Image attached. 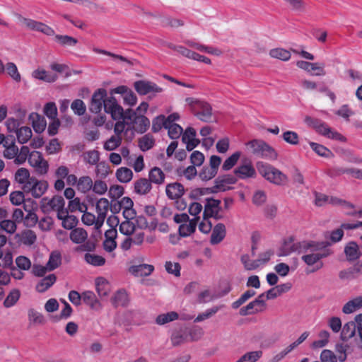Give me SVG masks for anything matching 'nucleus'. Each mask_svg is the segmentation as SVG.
Instances as JSON below:
<instances>
[{
	"label": "nucleus",
	"mask_w": 362,
	"mask_h": 362,
	"mask_svg": "<svg viewBox=\"0 0 362 362\" xmlns=\"http://www.w3.org/2000/svg\"><path fill=\"white\" fill-rule=\"evenodd\" d=\"M326 246L325 242H317L313 240H303L295 242L294 236H289L284 238L282 243L279 248L277 255L279 257H286L293 252L298 254L308 253V252H317Z\"/></svg>",
	"instance_id": "obj_1"
},
{
	"label": "nucleus",
	"mask_w": 362,
	"mask_h": 362,
	"mask_svg": "<svg viewBox=\"0 0 362 362\" xmlns=\"http://www.w3.org/2000/svg\"><path fill=\"white\" fill-rule=\"evenodd\" d=\"M18 19L30 30L40 32L47 36L54 35L55 41L63 47H73L78 42L77 39L71 36L66 35H55L53 28L42 22L23 17L21 15H18Z\"/></svg>",
	"instance_id": "obj_2"
},
{
	"label": "nucleus",
	"mask_w": 362,
	"mask_h": 362,
	"mask_svg": "<svg viewBox=\"0 0 362 362\" xmlns=\"http://www.w3.org/2000/svg\"><path fill=\"white\" fill-rule=\"evenodd\" d=\"M237 182V177L235 175H219L214 180V186L212 187L206 188H196L190 192L189 197L192 199H199V197L204 194H209L211 193H217L218 192H225L230 190L232 187H229V185H233Z\"/></svg>",
	"instance_id": "obj_3"
},
{
	"label": "nucleus",
	"mask_w": 362,
	"mask_h": 362,
	"mask_svg": "<svg viewBox=\"0 0 362 362\" xmlns=\"http://www.w3.org/2000/svg\"><path fill=\"white\" fill-rule=\"evenodd\" d=\"M256 166L259 173L270 183L283 186L286 185L288 181L286 174L269 163L258 161Z\"/></svg>",
	"instance_id": "obj_4"
},
{
	"label": "nucleus",
	"mask_w": 362,
	"mask_h": 362,
	"mask_svg": "<svg viewBox=\"0 0 362 362\" xmlns=\"http://www.w3.org/2000/svg\"><path fill=\"white\" fill-rule=\"evenodd\" d=\"M109 103L110 104L105 107L109 110L112 119H122L127 122V131L132 130L134 122L139 115L137 112L130 108L124 111L122 107L118 104L117 100H110Z\"/></svg>",
	"instance_id": "obj_5"
},
{
	"label": "nucleus",
	"mask_w": 362,
	"mask_h": 362,
	"mask_svg": "<svg viewBox=\"0 0 362 362\" xmlns=\"http://www.w3.org/2000/svg\"><path fill=\"white\" fill-rule=\"evenodd\" d=\"M185 102L194 115L199 120L204 122L213 121L212 107L209 103L192 97L187 98Z\"/></svg>",
	"instance_id": "obj_6"
},
{
	"label": "nucleus",
	"mask_w": 362,
	"mask_h": 362,
	"mask_svg": "<svg viewBox=\"0 0 362 362\" xmlns=\"http://www.w3.org/2000/svg\"><path fill=\"white\" fill-rule=\"evenodd\" d=\"M246 146L251 148V152L256 157L269 160L277 159L278 153L275 149L263 140L252 139L247 142Z\"/></svg>",
	"instance_id": "obj_7"
},
{
	"label": "nucleus",
	"mask_w": 362,
	"mask_h": 362,
	"mask_svg": "<svg viewBox=\"0 0 362 362\" xmlns=\"http://www.w3.org/2000/svg\"><path fill=\"white\" fill-rule=\"evenodd\" d=\"M116 100L115 97L110 96L107 98V91L105 88H99L94 92L92 95L90 104L89 106V110L92 113L98 114L100 112L102 108L104 107V110L106 113L110 114V111L105 106L110 105V100Z\"/></svg>",
	"instance_id": "obj_8"
},
{
	"label": "nucleus",
	"mask_w": 362,
	"mask_h": 362,
	"mask_svg": "<svg viewBox=\"0 0 362 362\" xmlns=\"http://www.w3.org/2000/svg\"><path fill=\"white\" fill-rule=\"evenodd\" d=\"M65 201L62 196H54L52 198L44 197L40 202V209L44 214H49L52 211H57V217L60 218L64 214L63 211Z\"/></svg>",
	"instance_id": "obj_9"
},
{
	"label": "nucleus",
	"mask_w": 362,
	"mask_h": 362,
	"mask_svg": "<svg viewBox=\"0 0 362 362\" xmlns=\"http://www.w3.org/2000/svg\"><path fill=\"white\" fill-rule=\"evenodd\" d=\"M48 186L46 180H39L32 177L30 182L25 186H22V189L25 193H30L35 198H40L46 192Z\"/></svg>",
	"instance_id": "obj_10"
},
{
	"label": "nucleus",
	"mask_w": 362,
	"mask_h": 362,
	"mask_svg": "<svg viewBox=\"0 0 362 362\" xmlns=\"http://www.w3.org/2000/svg\"><path fill=\"white\" fill-rule=\"evenodd\" d=\"M135 90L140 95H146L149 93L155 95L157 93L163 92V88L158 86L156 83L147 80H139L134 83Z\"/></svg>",
	"instance_id": "obj_11"
},
{
	"label": "nucleus",
	"mask_w": 362,
	"mask_h": 362,
	"mask_svg": "<svg viewBox=\"0 0 362 362\" xmlns=\"http://www.w3.org/2000/svg\"><path fill=\"white\" fill-rule=\"evenodd\" d=\"M234 175L237 177V180H247L250 178H255L257 172L251 163L242 164L234 170Z\"/></svg>",
	"instance_id": "obj_12"
},
{
	"label": "nucleus",
	"mask_w": 362,
	"mask_h": 362,
	"mask_svg": "<svg viewBox=\"0 0 362 362\" xmlns=\"http://www.w3.org/2000/svg\"><path fill=\"white\" fill-rule=\"evenodd\" d=\"M221 200L212 197L205 199V204L203 212V218L206 221L217 211L221 210Z\"/></svg>",
	"instance_id": "obj_13"
},
{
	"label": "nucleus",
	"mask_w": 362,
	"mask_h": 362,
	"mask_svg": "<svg viewBox=\"0 0 362 362\" xmlns=\"http://www.w3.org/2000/svg\"><path fill=\"white\" fill-rule=\"evenodd\" d=\"M165 193L169 199L174 200L182 197L185 194V187L178 182L169 183L165 187Z\"/></svg>",
	"instance_id": "obj_14"
},
{
	"label": "nucleus",
	"mask_w": 362,
	"mask_h": 362,
	"mask_svg": "<svg viewBox=\"0 0 362 362\" xmlns=\"http://www.w3.org/2000/svg\"><path fill=\"white\" fill-rule=\"evenodd\" d=\"M170 341L173 346L189 342L186 327H180L173 330L170 335Z\"/></svg>",
	"instance_id": "obj_15"
},
{
	"label": "nucleus",
	"mask_w": 362,
	"mask_h": 362,
	"mask_svg": "<svg viewBox=\"0 0 362 362\" xmlns=\"http://www.w3.org/2000/svg\"><path fill=\"white\" fill-rule=\"evenodd\" d=\"M344 253L349 262H354L362 256V252L358 244L354 241H350L344 247Z\"/></svg>",
	"instance_id": "obj_16"
},
{
	"label": "nucleus",
	"mask_w": 362,
	"mask_h": 362,
	"mask_svg": "<svg viewBox=\"0 0 362 362\" xmlns=\"http://www.w3.org/2000/svg\"><path fill=\"white\" fill-rule=\"evenodd\" d=\"M96 211L98 214L97 223L103 224L109 209V202L105 198L100 199L96 203Z\"/></svg>",
	"instance_id": "obj_17"
},
{
	"label": "nucleus",
	"mask_w": 362,
	"mask_h": 362,
	"mask_svg": "<svg viewBox=\"0 0 362 362\" xmlns=\"http://www.w3.org/2000/svg\"><path fill=\"white\" fill-rule=\"evenodd\" d=\"M226 235V226L223 223H219L213 228L210 242L212 245L221 243Z\"/></svg>",
	"instance_id": "obj_18"
},
{
	"label": "nucleus",
	"mask_w": 362,
	"mask_h": 362,
	"mask_svg": "<svg viewBox=\"0 0 362 362\" xmlns=\"http://www.w3.org/2000/svg\"><path fill=\"white\" fill-rule=\"evenodd\" d=\"M153 270V266L147 264L134 265L129 268V272L136 276H147L150 275Z\"/></svg>",
	"instance_id": "obj_19"
},
{
	"label": "nucleus",
	"mask_w": 362,
	"mask_h": 362,
	"mask_svg": "<svg viewBox=\"0 0 362 362\" xmlns=\"http://www.w3.org/2000/svg\"><path fill=\"white\" fill-rule=\"evenodd\" d=\"M82 300L93 310H98L101 308L100 303L97 299L96 296L93 291H86L83 292Z\"/></svg>",
	"instance_id": "obj_20"
},
{
	"label": "nucleus",
	"mask_w": 362,
	"mask_h": 362,
	"mask_svg": "<svg viewBox=\"0 0 362 362\" xmlns=\"http://www.w3.org/2000/svg\"><path fill=\"white\" fill-rule=\"evenodd\" d=\"M129 299L127 291L124 289L117 291L111 299L112 304L114 307H127Z\"/></svg>",
	"instance_id": "obj_21"
},
{
	"label": "nucleus",
	"mask_w": 362,
	"mask_h": 362,
	"mask_svg": "<svg viewBox=\"0 0 362 362\" xmlns=\"http://www.w3.org/2000/svg\"><path fill=\"white\" fill-rule=\"evenodd\" d=\"M310 252V254L303 255L301 259L308 266H313L316 264L315 268L310 272H315L323 267V262L319 261V257L315 254V252Z\"/></svg>",
	"instance_id": "obj_22"
},
{
	"label": "nucleus",
	"mask_w": 362,
	"mask_h": 362,
	"mask_svg": "<svg viewBox=\"0 0 362 362\" xmlns=\"http://www.w3.org/2000/svg\"><path fill=\"white\" fill-rule=\"evenodd\" d=\"M29 119L32 120V126L36 133L40 134L46 128V121L43 117L35 112L30 115Z\"/></svg>",
	"instance_id": "obj_23"
},
{
	"label": "nucleus",
	"mask_w": 362,
	"mask_h": 362,
	"mask_svg": "<svg viewBox=\"0 0 362 362\" xmlns=\"http://www.w3.org/2000/svg\"><path fill=\"white\" fill-rule=\"evenodd\" d=\"M57 281V276L54 274H49L48 276L42 279L36 285V291L38 293H45Z\"/></svg>",
	"instance_id": "obj_24"
},
{
	"label": "nucleus",
	"mask_w": 362,
	"mask_h": 362,
	"mask_svg": "<svg viewBox=\"0 0 362 362\" xmlns=\"http://www.w3.org/2000/svg\"><path fill=\"white\" fill-rule=\"evenodd\" d=\"M150 126V120L144 115H139L134 122L133 129L139 134H144Z\"/></svg>",
	"instance_id": "obj_25"
},
{
	"label": "nucleus",
	"mask_w": 362,
	"mask_h": 362,
	"mask_svg": "<svg viewBox=\"0 0 362 362\" xmlns=\"http://www.w3.org/2000/svg\"><path fill=\"white\" fill-rule=\"evenodd\" d=\"M63 211L64 214L62 215V217L57 218L62 221L63 228L72 230L78 223V218L74 215H69L67 209H65Z\"/></svg>",
	"instance_id": "obj_26"
},
{
	"label": "nucleus",
	"mask_w": 362,
	"mask_h": 362,
	"mask_svg": "<svg viewBox=\"0 0 362 362\" xmlns=\"http://www.w3.org/2000/svg\"><path fill=\"white\" fill-rule=\"evenodd\" d=\"M165 175L158 167L153 168L148 173V180L151 183L160 185L164 183Z\"/></svg>",
	"instance_id": "obj_27"
},
{
	"label": "nucleus",
	"mask_w": 362,
	"mask_h": 362,
	"mask_svg": "<svg viewBox=\"0 0 362 362\" xmlns=\"http://www.w3.org/2000/svg\"><path fill=\"white\" fill-rule=\"evenodd\" d=\"M151 188V183L146 178H140L134 182V192L139 194H146Z\"/></svg>",
	"instance_id": "obj_28"
},
{
	"label": "nucleus",
	"mask_w": 362,
	"mask_h": 362,
	"mask_svg": "<svg viewBox=\"0 0 362 362\" xmlns=\"http://www.w3.org/2000/svg\"><path fill=\"white\" fill-rule=\"evenodd\" d=\"M69 238L74 243L82 244L86 240L88 233L82 228H75L70 232Z\"/></svg>",
	"instance_id": "obj_29"
},
{
	"label": "nucleus",
	"mask_w": 362,
	"mask_h": 362,
	"mask_svg": "<svg viewBox=\"0 0 362 362\" xmlns=\"http://www.w3.org/2000/svg\"><path fill=\"white\" fill-rule=\"evenodd\" d=\"M356 327L357 325L355 321H350L346 322L341 329L340 336L341 340L347 341L348 339L352 338L356 334Z\"/></svg>",
	"instance_id": "obj_30"
},
{
	"label": "nucleus",
	"mask_w": 362,
	"mask_h": 362,
	"mask_svg": "<svg viewBox=\"0 0 362 362\" xmlns=\"http://www.w3.org/2000/svg\"><path fill=\"white\" fill-rule=\"evenodd\" d=\"M309 145L312 150L321 157L332 158L334 156V153L329 148L322 144L310 141Z\"/></svg>",
	"instance_id": "obj_31"
},
{
	"label": "nucleus",
	"mask_w": 362,
	"mask_h": 362,
	"mask_svg": "<svg viewBox=\"0 0 362 362\" xmlns=\"http://www.w3.org/2000/svg\"><path fill=\"white\" fill-rule=\"evenodd\" d=\"M362 308V297H356L348 301L342 308L344 314H351Z\"/></svg>",
	"instance_id": "obj_32"
},
{
	"label": "nucleus",
	"mask_w": 362,
	"mask_h": 362,
	"mask_svg": "<svg viewBox=\"0 0 362 362\" xmlns=\"http://www.w3.org/2000/svg\"><path fill=\"white\" fill-rule=\"evenodd\" d=\"M95 288L100 297L107 296L110 291L108 281L103 277H98L95 279Z\"/></svg>",
	"instance_id": "obj_33"
},
{
	"label": "nucleus",
	"mask_w": 362,
	"mask_h": 362,
	"mask_svg": "<svg viewBox=\"0 0 362 362\" xmlns=\"http://www.w3.org/2000/svg\"><path fill=\"white\" fill-rule=\"evenodd\" d=\"M260 303L258 300H252L246 306L242 307L239 310V314L241 316H246L262 312V309L259 308L257 303Z\"/></svg>",
	"instance_id": "obj_34"
},
{
	"label": "nucleus",
	"mask_w": 362,
	"mask_h": 362,
	"mask_svg": "<svg viewBox=\"0 0 362 362\" xmlns=\"http://www.w3.org/2000/svg\"><path fill=\"white\" fill-rule=\"evenodd\" d=\"M32 75L36 79L48 83H53L57 79L56 74H49L43 69H36L33 72Z\"/></svg>",
	"instance_id": "obj_35"
},
{
	"label": "nucleus",
	"mask_w": 362,
	"mask_h": 362,
	"mask_svg": "<svg viewBox=\"0 0 362 362\" xmlns=\"http://www.w3.org/2000/svg\"><path fill=\"white\" fill-rule=\"evenodd\" d=\"M140 149L145 152L151 149L155 145V139L151 134H146L139 139Z\"/></svg>",
	"instance_id": "obj_36"
},
{
	"label": "nucleus",
	"mask_w": 362,
	"mask_h": 362,
	"mask_svg": "<svg viewBox=\"0 0 362 362\" xmlns=\"http://www.w3.org/2000/svg\"><path fill=\"white\" fill-rule=\"evenodd\" d=\"M132 177L133 172L128 168L122 167L116 171V177L120 182L127 183L132 179Z\"/></svg>",
	"instance_id": "obj_37"
},
{
	"label": "nucleus",
	"mask_w": 362,
	"mask_h": 362,
	"mask_svg": "<svg viewBox=\"0 0 362 362\" xmlns=\"http://www.w3.org/2000/svg\"><path fill=\"white\" fill-rule=\"evenodd\" d=\"M31 178L29 170L24 168H19L15 173V180L22 186H25Z\"/></svg>",
	"instance_id": "obj_38"
},
{
	"label": "nucleus",
	"mask_w": 362,
	"mask_h": 362,
	"mask_svg": "<svg viewBox=\"0 0 362 362\" xmlns=\"http://www.w3.org/2000/svg\"><path fill=\"white\" fill-rule=\"evenodd\" d=\"M179 315L175 311L168 312L167 313L160 314L156 319V324L163 325L166 323L177 320Z\"/></svg>",
	"instance_id": "obj_39"
},
{
	"label": "nucleus",
	"mask_w": 362,
	"mask_h": 362,
	"mask_svg": "<svg viewBox=\"0 0 362 362\" xmlns=\"http://www.w3.org/2000/svg\"><path fill=\"white\" fill-rule=\"evenodd\" d=\"M16 133L18 141L20 144L27 143L32 137L31 129L28 127H22L19 128Z\"/></svg>",
	"instance_id": "obj_40"
},
{
	"label": "nucleus",
	"mask_w": 362,
	"mask_h": 362,
	"mask_svg": "<svg viewBox=\"0 0 362 362\" xmlns=\"http://www.w3.org/2000/svg\"><path fill=\"white\" fill-rule=\"evenodd\" d=\"M84 260L94 267H100L105 264V259L103 257L95 254H85Z\"/></svg>",
	"instance_id": "obj_41"
},
{
	"label": "nucleus",
	"mask_w": 362,
	"mask_h": 362,
	"mask_svg": "<svg viewBox=\"0 0 362 362\" xmlns=\"http://www.w3.org/2000/svg\"><path fill=\"white\" fill-rule=\"evenodd\" d=\"M67 209L71 212L78 211L83 213L87 211L88 206L85 203L81 202L78 197H76L69 201Z\"/></svg>",
	"instance_id": "obj_42"
},
{
	"label": "nucleus",
	"mask_w": 362,
	"mask_h": 362,
	"mask_svg": "<svg viewBox=\"0 0 362 362\" xmlns=\"http://www.w3.org/2000/svg\"><path fill=\"white\" fill-rule=\"evenodd\" d=\"M93 180L89 176H82L78 179L77 189L78 191L86 193L92 189Z\"/></svg>",
	"instance_id": "obj_43"
},
{
	"label": "nucleus",
	"mask_w": 362,
	"mask_h": 362,
	"mask_svg": "<svg viewBox=\"0 0 362 362\" xmlns=\"http://www.w3.org/2000/svg\"><path fill=\"white\" fill-rule=\"evenodd\" d=\"M62 263V257L59 252H53L50 254L49 260L46 264L48 271H53Z\"/></svg>",
	"instance_id": "obj_44"
},
{
	"label": "nucleus",
	"mask_w": 362,
	"mask_h": 362,
	"mask_svg": "<svg viewBox=\"0 0 362 362\" xmlns=\"http://www.w3.org/2000/svg\"><path fill=\"white\" fill-rule=\"evenodd\" d=\"M269 54L272 57L282 61H288L291 58L290 52L283 48L272 49L270 50Z\"/></svg>",
	"instance_id": "obj_45"
},
{
	"label": "nucleus",
	"mask_w": 362,
	"mask_h": 362,
	"mask_svg": "<svg viewBox=\"0 0 362 362\" xmlns=\"http://www.w3.org/2000/svg\"><path fill=\"white\" fill-rule=\"evenodd\" d=\"M263 352L260 350L250 351L242 356L236 362H256L262 356Z\"/></svg>",
	"instance_id": "obj_46"
},
{
	"label": "nucleus",
	"mask_w": 362,
	"mask_h": 362,
	"mask_svg": "<svg viewBox=\"0 0 362 362\" xmlns=\"http://www.w3.org/2000/svg\"><path fill=\"white\" fill-rule=\"evenodd\" d=\"M240 156L241 153L240 151H235V153H233L230 156H229L227 159L225 160L222 165V169L223 170L227 171L233 168L237 163Z\"/></svg>",
	"instance_id": "obj_47"
},
{
	"label": "nucleus",
	"mask_w": 362,
	"mask_h": 362,
	"mask_svg": "<svg viewBox=\"0 0 362 362\" xmlns=\"http://www.w3.org/2000/svg\"><path fill=\"white\" fill-rule=\"evenodd\" d=\"M256 292L253 290H247L244 293H243L240 297L234 301L231 304V307L233 309H238L240 308L243 303H245L248 299L253 297L255 295Z\"/></svg>",
	"instance_id": "obj_48"
},
{
	"label": "nucleus",
	"mask_w": 362,
	"mask_h": 362,
	"mask_svg": "<svg viewBox=\"0 0 362 362\" xmlns=\"http://www.w3.org/2000/svg\"><path fill=\"white\" fill-rule=\"evenodd\" d=\"M20 291L18 289L12 290L4 301V305L6 308L13 306L20 298Z\"/></svg>",
	"instance_id": "obj_49"
},
{
	"label": "nucleus",
	"mask_w": 362,
	"mask_h": 362,
	"mask_svg": "<svg viewBox=\"0 0 362 362\" xmlns=\"http://www.w3.org/2000/svg\"><path fill=\"white\" fill-rule=\"evenodd\" d=\"M186 331L189 341H197L202 337L204 331L201 327H193L191 328L186 327Z\"/></svg>",
	"instance_id": "obj_50"
},
{
	"label": "nucleus",
	"mask_w": 362,
	"mask_h": 362,
	"mask_svg": "<svg viewBox=\"0 0 362 362\" xmlns=\"http://www.w3.org/2000/svg\"><path fill=\"white\" fill-rule=\"evenodd\" d=\"M240 260L247 270H254L257 269L259 266L261 261V259L250 260L248 255H242Z\"/></svg>",
	"instance_id": "obj_51"
},
{
	"label": "nucleus",
	"mask_w": 362,
	"mask_h": 362,
	"mask_svg": "<svg viewBox=\"0 0 362 362\" xmlns=\"http://www.w3.org/2000/svg\"><path fill=\"white\" fill-rule=\"evenodd\" d=\"M119 232L127 236H130L135 230V224L131 221H124L119 224Z\"/></svg>",
	"instance_id": "obj_52"
},
{
	"label": "nucleus",
	"mask_w": 362,
	"mask_h": 362,
	"mask_svg": "<svg viewBox=\"0 0 362 362\" xmlns=\"http://www.w3.org/2000/svg\"><path fill=\"white\" fill-rule=\"evenodd\" d=\"M122 137L118 136H112L104 144V148L106 151H113L121 145Z\"/></svg>",
	"instance_id": "obj_53"
},
{
	"label": "nucleus",
	"mask_w": 362,
	"mask_h": 362,
	"mask_svg": "<svg viewBox=\"0 0 362 362\" xmlns=\"http://www.w3.org/2000/svg\"><path fill=\"white\" fill-rule=\"evenodd\" d=\"M31 152H30L29 148L27 146H23L20 151L18 150V154L16 156L14 162L16 164L21 165L25 162L28 159L29 155Z\"/></svg>",
	"instance_id": "obj_54"
},
{
	"label": "nucleus",
	"mask_w": 362,
	"mask_h": 362,
	"mask_svg": "<svg viewBox=\"0 0 362 362\" xmlns=\"http://www.w3.org/2000/svg\"><path fill=\"white\" fill-rule=\"evenodd\" d=\"M71 108L74 114L78 116L83 115L86 110V105L81 99L74 100L71 105Z\"/></svg>",
	"instance_id": "obj_55"
},
{
	"label": "nucleus",
	"mask_w": 362,
	"mask_h": 362,
	"mask_svg": "<svg viewBox=\"0 0 362 362\" xmlns=\"http://www.w3.org/2000/svg\"><path fill=\"white\" fill-rule=\"evenodd\" d=\"M110 173V166L105 161L98 162L96 164L95 173L100 178H105Z\"/></svg>",
	"instance_id": "obj_56"
},
{
	"label": "nucleus",
	"mask_w": 362,
	"mask_h": 362,
	"mask_svg": "<svg viewBox=\"0 0 362 362\" xmlns=\"http://www.w3.org/2000/svg\"><path fill=\"white\" fill-rule=\"evenodd\" d=\"M282 139L291 145H297L299 143L298 134L293 131H286L282 134Z\"/></svg>",
	"instance_id": "obj_57"
},
{
	"label": "nucleus",
	"mask_w": 362,
	"mask_h": 362,
	"mask_svg": "<svg viewBox=\"0 0 362 362\" xmlns=\"http://www.w3.org/2000/svg\"><path fill=\"white\" fill-rule=\"evenodd\" d=\"M100 154L98 151H88L84 153L85 161L92 165H96L99 162Z\"/></svg>",
	"instance_id": "obj_58"
},
{
	"label": "nucleus",
	"mask_w": 362,
	"mask_h": 362,
	"mask_svg": "<svg viewBox=\"0 0 362 362\" xmlns=\"http://www.w3.org/2000/svg\"><path fill=\"white\" fill-rule=\"evenodd\" d=\"M44 113L49 119H57V108L54 102H49L44 107Z\"/></svg>",
	"instance_id": "obj_59"
},
{
	"label": "nucleus",
	"mask_w": 362,
	"mask_h": 362,
	"mask_svg": "<svg viewBox=\"0 0 362 362\" xmlns=\"http://www.w3.org/2000/svg\"><path fill=\"white\" fill-rule=\"evenodd\" d=\"M325 173L331 178H336L344 174H346V168L334 166L326 170Z\"/></svg>",
	"instance_id": "obj_60"
},
{
	"label": "nucleus",
	"mask_w": 362,
	"mask_h": 362,
	"mask_svg": "<svg viewBox=\"0 0 362 362\" xmlns=\"http://www.w3.org/2000/svg\"><path fill=\"white\" fill-rule=\"evenodd\" d=\"M179 175H183L187 180L193 179L197 174V169L194 165L188 166L185 169L179 168L177 170Z\"/></svg>",
	"instance_id": "obj_61"
},
{
	"label": "nucleus",
	"mask_w": 362,
	"mask_h": 362,
	"mask_svg": "<svg viewBox=\"0 0 362 362\" xmlns=\"http://www.w3.org/2000/svg\"><path fill=\"white\" fill-rule=\"evenodd\" d=\"M22 241L23 244L27 245H31L35 243L37 239L36 234L31 230H28L22 233Z\"/></svg>",
	"instance_id": "obj_62"
},
{
	"label": "nucleus",
	"mask_w": 362,
	"mask_h": 362,
	"mask_svg": "<svg viewBox=\"0 0 362 362\" xmlns=\"http://www.w3.org/2000/svg\"><path fill=\"white\" fill-rule=\"evenodd\" d=\"M217 174V172L210 168L209 166H204L199 173V176L202 180H209L214 178Z\"/></svg>",
	"instance_id": "obj_63"
},
{
	"label": "nucleus",
	"mask_w": 362,
	"mask_h": 362,
	"mask_svg": "<svg viewBox=\"0 0 362 362\" xmlns=\"http://www.w3.org/2000/svg\"><path fill=\"white\" fill-rule=\"evenodd\" d=\"M321 362H337V358L333 351L324 349L320 354Z\"/></svg>",
	"instance_id": "obj_64"
}]
</instances>
